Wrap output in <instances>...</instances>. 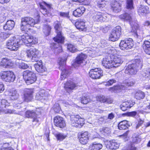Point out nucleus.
I'll list each match as a JSON object with an SVG mask.
<instances>
[{
    "label": "nucleus",
    "mask_w": 150,
    "mask_h": 150,
    "mask_svg": "<svg viewBox=\"0 0 150 150\" xmlns=\"http://www.w3.org/2000/svg\"><path fill=\"white\" fill-rule=\"evenodd\" d=\"M119 17L122 20L129 22L132 28L131 32L133 33V35L136 39L140 37L137 33V31L139 29V25L136 21H132V18L130 14L125 13L120 15Z\"/></svg>",
    "instance_id": "1"
},
{
    "label": "nucleus",
    "mask_w": 150,
    "mask_h": 150,
    "mask_svg": "<svg viewBox=\"0 0 150 150\" xmlns=\"http://www.w3.org/2000/svg\"><path fill=\"white\" fill-rule=\"evenodd\" d=\"M39 22V19L35 21L30 17L22 18L20 25L21 29L22 31H27V30L29 29L30 27L33 26L35 25L38 24Z\"/></svg>",
    "instance_id": "2"
},
{
    "label": "nucleus",
    "mask_w": 150,
    "mask_h": 150,
    "mask_svg": "<svg viewBox=\"0 0 150 150\" xmlns=\"http://www.w3.org/2000/svg\"><path fill=\"white\" fill-rule=\"evenodd\" d=\"M54 25L56 32L57 33V35L53 39L54 41L58 42H62L64 40V38L62 34V28L61 22L57 21L54 22Z\"/></svg>",
    "instance_id": "3"
},
{
    "label": "nucleus",
    "mask_w": 150,
    "mask_h": 150,
    "mask_svg": "<svg viewBox=\"0 0 150 150\" xmlns=\"http://www.w3.org/2000/svg\"><path fill=\"white\" fill-rule=\"evenodd\" d=\"M37 4L40 5L41 8V11L45 16H50L51 15L50 11L52 9L51 5L47 4L42 0H39L36 2Z\"/></svg>",
    "instance_id": "4"
},
{
    "label": "nucleus",
    "mask_w": 150,
    "mask_h": 150,
    "mask_svg": "<svg viewBox=\"0 0 150 150\" xmlns=\"http://www.w3.org/2000/svg\"><path fill=\"white\" fill-rule=\"evenodd\" d=\"M20 45H21L20 39L16 38L14 37L10 38L7 43L8 48L11 50H17Z\"/></svg>",
    "instance_id": "5"
},
{
    "label": "nucleus",
    "mask_w": 150,
    "mask_h": 150,
    "mask_svg": "<svg viewBox=\"0 0 150 150\" xmlns=\"http://www.w3.org/2000/svg\"><path fill=\"white\" fill-rule=\"evenodd\" d=\"M19 39L21 42V45L23 43L28 47H31L32 45L38 42L37 39L35 38L34 39L32 36L23 35L21 36Z\"/></svg>",
    "instance_id": "6"
},
{
    "label": "nucleus",
    "mask_w": 150,
    "mask_h": 150,
    "mask_svg": "<svg viewBox=\"0 0 150 150\" xmlns=\"http://www.w3.org/2000/svg\"><path fill=\"white\" fill-rule=\"evenodd\" d=\"M71 125L76 127L81 128L84 124V119L79 115H72L70 117Z\"/></svg>",
    "instance_id": "7"
},
{
    "label": "nucleus",
    "mask_w": 150,
    "mask_h": 150,
    "mask_svg": "<svg viewBox=\"0 0 150 150\" xmlns=\"http://www.w3.org/2000/svg\"><path fill=\"white\" fill-rule=\"evenodd\" d=\"M121 34V28L120 26H117L111 31L110 35L109 40L112 41L118 40Z\"/></svg>",
    "instance_id": "8"
},
{
    "label": "nucleus",
    "mask_w": 150,
    "mask_h": 150,
    "mask_svg": "<svg viewBox=\"0 0 150 150\" xmlns=\"http://www.w3.org/2000/svg\"><path fill=\"white\" fill-rule=\"evenodd\" d=\"M133 42L132 38H129L120 42L119 46L122 50H127L132 48L133 46Z\"/></svg>",
    "instance_id": "9"
},
{
    "label": "nucleus",
    "mask_w": 150,
    "mask_h": 150,
    "mask_svg": "<svg viewBox=\"0 0 150 150\" xmlns=\"http://www.w3.org/2000/svg\"><path fill=\"white\" fill-rule=\"evenodd\" d=\"M26 53L28 57L32 58V62H38L40 59L38 56L39 51L36 49L31 48L27 50Z\"/></svg>",
    "instance_id": "10"
},
{
    "label": "nucleus",
    "mask_w": 150,
    "mask_h": 150,
    "mask_svg": "<svg viewBox=\"0 0 150 150\" xmlns=\"http://www.w3.org/2000/svg\"><path fill=\"white\" fill-rule=\"evenodd\" d=\"M24 91L23 101L26 102L31 101L33 98L34 90L32 89L26 88Z\"/></svg>",
    "instance_id": "11"
},
{
    "label": "nucleus",
    "mask_w": 150,
    "mask_h": 150,
    "mask_svg": "<svg viewBox=\"0 0 150 150\" xmlns=\"http://www.w3.org/2000/svg\"><path fill=\"white\" fill-rule=\"evenodd\" d=\"M87 56L83 53L79 54L76 58L75 61L73 64L74 67H79L83 63V62L86 59Z\"/></svg>",
    "instance_id": "12"
},
{
    "label": "nucleus",
    "mask_w": 150,
    "mask_h": 150,
    "mask_svg": "<svg viewBox=\"0 0 150 150\" xmlns=\"http://www.w3.org/2000/svg\"><path fill=\"white\" fill-rule=\"evenodd\" d=\"M111 61L113 64V67H116L119 66L123 62V58L120 56H110Z\"/></svg>",
    "instance_id": "13"
},
{
    "label": "nucleus",
    "mask_w": 150,
    "mask_h": 150,
    "mask_svg": "<svg viewBox=\"0 0 150 150\" xmlns=\"http://www.w3.org/2000/svg\"><path fill=\"white\" fill-rule=\"evenodd\" d=\"M55 125L61 128H63L66 126V124L63 118L59 116H57L54 119Z\"/></svg>",
    "instance_id": "14"
},
{
    "label": "nucleus",
    "mask_w": 150,
    "mask_h": 150,
    "mask_svg": "<svg viewBox=\"0 0 150 150\" xmlns=\"http://www.w3.org/2000/svg\"><path fill=\"white\" fill-rule=\"evenodd\" d=\"M67 59L65 58H61L60 59L59 62V69L62 71V73L61 75H67L68 74H70L69 72L65 69L64 67L66 64V61Z\"/></svg>",
    "instance_id": "15"
},
{
    "label": "nucleus",
    "mask_w": 150,
    "mask_h": 150,
    "mask_svg": "<svg viewBox=\"0 0 150 150\" xmlns=\"http://www.w3.org/2000/svg\"><path fill=\"white\" fill-rule=\"evenodd\" d=\"M123 2L122 0H115L112 3V9L115 12L117 13L121 11V3Z\"/></svg>",
    "instance_id": "16"
},
{
    "label": "nucleus",
    "mask_w": 150,
    "mask_h": 150,
    "mask_svg": "<svg viewBox=\"0 0 150 150\" xmlns=\"http://www.w3.org/2000/svg\"><path fill=\"white\" fill-rule=\"evenodd\" d=\"M25 116L27 117L32 118L33 119L32 122L34 125H36L34 123H39V121L37 117L36 112L33 110H28L26 112Z\"/></svg>",
    "instance_id": "17"
},
{
    "label": "nucleus",
    "mask_w": 150,
    "mask_h": 150,
    "mask_svg": "<svg viewBox=\"0 0 150 150\" xmlns=\"http://www.w3.org/2000/svg\"><path fill=\"white\" fill-rule=\"evenodd\" d=\"M111 57L110 56H108L107 58H103L102 62V65L105 68L109 69L110 68L113 67V64H112L111 61Z\"/></svg>",
    "instance_id": "18"
},
{
    "label": "nucleus",
    "mask_w": 150,
    "mask_h": 150,
    "mask_svg": "<svg viewBox=\"0 0 150 150\" xmlns=\"http://www.w3.org/2000/svg\"><path fill=\"white\" fill-rule=\"evenodd\" d=\"M0 65L4 68H9L13 66V63L11 60L3 58L1 62Z\"/></svg>",
    "instance_id": "19"
},
{
    "label": "nucleus",
    "mask_w": 150,
    "mask_h": 150,
    "mask_svg": "<svg viewBox=\"0 0 150 150\" xmlns=\"http://www.w3.org/2000/svg\"><path fill=\"white\" fill-rule=\"evenodd\" d=\"M142 60L141 59H135L133 63L130 64L129 67H134L138 70L142 68Z\"/></svg>",
    "instance_id": "20"
},
{
    "label": "nucleus",
    "mask_w": 150,
    "mask_h": 150,
    "mask_svg": "<svg viewBox=\"0 0 150 150\" xmlns=\"http://www.w3.org/2000/svg\"><path fill=\"white\" fill-rule=\"evenodd\" d=\"M45 92L44 90H41L37 93L35 96L36 99L38 100H40L42 102H44L47 98Z\"/></svg>",
    "instance_id": "21"
},
{
    "label": "nucleus",
    "mask_w": 150,
    "mask_h": 150,
    "mask_svg": "<svg viewBox=\"0 0 150 150\" xmlns=\"http://www.w3.org/2000/svg\"><path fill=\"white\" fill-rule=\"evenodd\" d=\"M92 19L94 21H105V19L103 18L102 13L98 12L93 13Z\"/></svg>",
    "instance_id": "22"
},
{
    "label": "nucleus",
    "mask_w": 150,
    "mask_h": 150,
    "mask_svg": "<svg viewBox=\"0 0 150 150\" xmlns=\"http://www.w3.org/2000/svg\"><path fill=\"white\" fill-rule=\"evenodd\" d=\"M76 86V84L71 81H67L64 84V88L67 92L73 90Z\"/></svg>",
    "instance_id": "23"
},
{
    "label": "nucleus",
    "mask_w": 150,
    "mask_h": 150,
    "mask_svg": "<svg viewBox=\"0 0 150 150\" xmlns=\"http://www.w3.org/2000/svg\"><path fill=\"white\" fill-rule=\"evenodd\" d=\"M37 63L34 65V67L37 72L42 73L45 71V68L42 65V62L41 60H39Z\"/></svg>",
    "instance_id": "24"
},
{
    "label": "nucleus",
    "mask_w": 150,
    "mask_h": 150,
    "mask_svg": "<svg viewBox=\"0 0 150 150\" xmlns=\"http://www.w3.org/2000/svg\"><path fill=\"white\" fill-rule=\"evenodd\" d=\"M23 78L24 79L27 85L34 83L36 80V76H23Z\"/></svg>",
    "instance_id": "25"
},
{
    "label": "nucleus",
    "mask_w": 150,
    "mask_h": 150,
    "mask_svg": "<svg viewBox=\"0 0 150 150\" xmlns=\"http://www.w3.org/2000/svg\"><path fill=\"white\" fill-rule=\"evenodd\" d=\"M130 126V123L129 121L124 120L119 123L118 127L120 130H125L128 129Z\"/></svg>",
    "instance_id": "26"
},
{
    "label": "nucleus",
    "mask_w": 150,
    "mask_h": 150,
    "mask_svg": "<svg viewBox=\"0 0 150 150\" xmlns=\"http://www.w3.org/2000/svg\"><path fill=\"white\" fill-rule=\"evenodd\" d=\"M85 10V8L83 6H80L73 11V15L76 17H80L84 13Z\"/></svg>",
    "instance_id": "27"
},
{
    "label": "nucleus",
    "mask_w": 150,
    "mask_h": 150,
    "mask_svg": "<svg viewBox=\"0 0 150 150\" xmlns=\"http://www.w3.org/2000/svg\"><path fill=\"white\" fill-rule=\"evenodd\" d=\"M75 25L76 28L80 30L85 31L86 30L85 22L81 20L76 21Z\"/></svg>",
    "instance_id": "28"
},
{
    "label": "nucleus",
    "mask_w": 150,
    "mask_h": 150,
    "mask_svg": "<svg viewBox=\"0 0 150 150\" xmlns=\"http://www.w3.org/2000/svg\"><path fill=\"white\" fill-rule=\"evenodd\" d=\"M148 10L149 8L147 6L141 5L138 7L137 11L139 15H143L148 12Z\"/></svg>",
    "instance_id": "29"
},
{
    "label": "nucleus",
    "mask_w": 150,
    "mask_h": 150,
    "mask_svg": "<svg viewBox=\"0 0 150 150\" xmlns=\"http://www.w3.org/2000/svg\"><path fill=\"white\" fill-rule=\"evenodd\" d=\"M15 25L14 22L13 20L8 21L4 26L5 30H11L13 29Z\"/></svg>",
    "instance_id": "30"
},
{
    "label": "nucleus",
    "mask_w": 150,
    "mask_h": 150,
    "mask_svg": "<svg viewBox=\"0 0 150 150\" xmlns=\"http://www.w3.org/2000/svg\"><path fill=\"white\" fill-rule=\"evenodd\" d=\"M130 66V64L129 65L128 67L126 69L125 71V74L130 75L136 74L138 70L134 67H129Z\"/></svg>",
    "instance_id": "31"
},
{
    "label": "nucleus",
    "mask_w": 150,
    "mask_h": 150,
    "mask_svg": "<svg viewBox=\"0 0 150 150\" xmlns=\"http://www.w3.org/2000/svg\"><path fill=\"white\" fill-rule=\"evenodd\" d=\"M143 47L145 52L147 54L150 55V42L144 41L143 44Z\"/></svg>",
    "instance_id": "32"
},
{
    "label": "nucleus",
    "mask_w": 150,
    "mask_h": 150,
    "mask_svg": "<svg viewBox=\"0 0 150 150\" xmlns=\"http://www.w3.org/2000/svg\"><path fill=\"white\" fill-rule=\"evenodd\" d=\"M63 41H64V40ZM55 41L56 42H57V43L56 44L53 43L52 44V45L53 46V47L54 49V52L55 54H57L62 52V48L61 46L59 45L58 43H59V42H57ZM64 41H63V42H59V43H62Z\"/></svg>",
    "instance_id": "33"
},
{
    "label": "nucleus",
    "mask_w": 150,
    "mask_h": 150,
    "mask_svg": "<svg viewBox=\"0 0 150 150\" xmlns=\"http://www.w3.org/2000/svg\"><path fill=\"white\" fill-rule=\"evenodd\" d=\"M1 78L6 82H13L15 78V76H1Z\"/></svg>",
    "instance_id": "34"
},
{
    "label": "nucleus",
    "mask_w": 150,
    "mask_h": 150,
    "mask_svg": "<svg viewBox=\"0 0 150 150\" xmlns=\"http://www.w3.org/2000/svg\"><path fill=\"white\" fill-rule=\"evenodd\" d=\"M89 73V75H103V71L100 69L96 68L90 70Z\"/></svg>",
    "instance_id": "35"
},
{
    "label": "nucleus",
    "mask_w": 150,
    "mask_h": 150,
    "mask_svg": "<svg viewBox=\"0 0 150 150\" xmlns=\"http://www.w3.org/2000/svg\"><path fill=\"white\" fill-rule=\"evenodd\" d=\"M111 149H116L119 146V144L115 140L111 141L109 142V144L108 145Z\"/></svg>",
    "instance_id": "36"
},
{
    "label": "nucleus",
    "mask_w": 150,
    "mask_h": 150,
    "mask_svg": "<svg viewBox=\"0 0 150 150\" xmlns=\"http://www.w3.org/2000/svg\"><path fill=\"white\" fill-rule=\"evenodd\" d=\"M43 31L46 36L49 35L51 29V27L48 25L45 24L43 25Z\"/></svg>",
    "instance_id": "37"
},
{
    "label": "nucleus",
    "mask_w": 150,
    "mask_h": 150,
    "mask_svg": "<svg viewBox=\"0 0 150 150\" xmlns=\"http://www.w3.org/2000/svg\"><path fill=\"white\" fill-rule=\"evenodd\" d=\"M145 96L144 93L140 91L137 92L135 94V98L138 100L143 99Z\"/></svg>",
    "instance_id": "38"
},
{
    "label": "nucleus",
    "mask_w": 150,
    "mask_h": 150,
    "mask_svg": "<svg viewBox=\"0 0 150 150\" xmlns=\"http://www.w3.org/2000/svg\"><path fill=\"white\" fill-rule=\"evenodd\" d=\"M9 95L10 96V98L11 100L17 99L19 96L18 94L15 90L10 92Z\"/></svg>",
    "instance_id": "39"
},
{
    "label": "nucleus",
    "mask_w": 150,
    "mask_h": 150,
    "mask_svg": "<svg viewBox=\"0 0 150 150\" xmlns=\"http://www.w3.org/2000/svg\"><path fill=\"white\" fill-rule=\"evenodd\" d=\"M102 147L103 146L101 144L95 142L93 143L91 150H100L102 148Z\"/></svg>",
    "instance_id": "40"
},
{
    "label": "nucleus",
    "mask_w": 150,
    "mask_h": 150,
    "mask_svg": "<svg viewBox=\"0 0 150 150\" xmlns=\"http://www.w3.org/2000/svg\"><path fill=\"white\" fill-rule=\"evenodd\" d=\"M106 2L105 0H98L97 6L100 8H102L105 6Z\"/></svg>",
    "instance_id": "41"
},
{
    "label": "nucleus",
    "mask_w": 150,
    "mask_h": 150,
    "mask_svg": "<svg viewBox=\"0 0 150 150\" xmlns=\"http://www.w3.org/2000/svg\"><path fill=\"white\" fill-rule=\"evenodd\" d=\"M141 140V138L139 136H134L133 137L132 142L134 144H138Z\"/></svg>",
    "instance_id": "42"
},
{
    "label": "nucleus",
    "mask_w": 150,
    "mask_h": 150,
    "mask_svg": "<svg viewBox=\"0 0 150 150\" xmlns=\"http://www.w3.org/2000/svg\"><path fill=\"white\" fill-rule=\"evenodd\" d=\"M81 98V103L83 104H87L90 101V99L88 96H83Z\"/></svg>",
    "instance_id": "43"
},
{
    "label": "nucleus",
    "mask_w": 150,
    "mask_h": 150,
    "mask_svg": "<svg viewBox=\"0 0 150 150\" xmlns=\"http://www.w3.org/2000/svg\"><path fill=\"white\" fill-rule=\"evenodd\" d=\"M55 137L58 140L62 141L66 138L67 136L62 133H58L56 134Z\"/></svg>",
    "instance_id": "44"
},
{
    "label": "nucleus",
    "mask_w": 150,
    "mask_h": 150,
    "mask_svg": "<svg viewBox=\"0 0 150 150\" xmlns=\"http://www.w3.org/2000/svg\"><path fill=\"white\" fill-rule=\"evenodd\" d=\"M4 112L5 114H19L20 112H16V110H14L6 109L4 110Z\"/></svg>",
    "instance_id": "45"
},
{
    "label": "nucleus",
    "mask_w": 150,
    "mask_h": 150,
    "mask_svg": "<svg viewBox=\"0 0 150 150\" xmlns=\"http://www.w3.org/2000/svg\"><path fill=\"white\" fill-rule=\"evenodd\" d=\"M9 36V35L8 34L4 33H0V40L2 41L8 37Z\"/></svg>",
    "instance_id": "46"
},
{
    "label": "nucleus",
    "mask_w": 150,
    "mask_h": 150,
    "mask_svg": "<svg viewBox=\"0 0 150 150\" xmlns=\"http://www.w3.org/2000/svg\"><path fill=\"white\" fill-rule=\"evenodd\" d=\"M67 49L71 52H74L76 51V47L72 44H68L67 46Z\"/></svg>",
    "instance_id": "47"
},
{
    "label": "nucleus",
    "mask_w": 150,
    "mask_h": 150,
    "mask_svg": "<svg viewBox=\"0 0 150 150\" xmlns=\"http://www.w3.org/2000/svg\"><path fill=\"white\" fill-rule=\"evenodd\" d=\"M1 107L2 108H6L7 106H9V103L7 100L5 99L1 100Z\"/></svg>",
    "instance_id": "48"
},
{
    "label": "nucleus",
    "mask_w": 150,
    "mask_h": 150,
    "mask_svg": "<svg viewBox=\"0 0 150 150\" xmlns=\"http://www.w3.org/2000/svg\"><path fill=\"white\" fill-rule=\"evenodd\" d=\"M106 97L103 96H100L98 97L97 100L101 103H105L106 102Z\"/></svg>",
    "instance_id": "49"
},
{
    "label": "nucleus",
    "mask_w": 150,
    "mask_h": 150,
    "mask_svg": "<svg viewBox=\"0 0 150 150\" xmlns=\"http://www.w3.org/2000/svg\"><path fill=\"white\" fill-rule=\"evenodd\" d=\"M53 107L54 111L56 112L57 113H59L61 110V108L60 107L58 103H55Z\"/></svg>",
    "instance_id": "50"
},
{
    "label": "nucleus",
    "mask_w": 150,
    "mask_h": 150,
    "mask_svg": "<svg viewBox=\"0 0 150 150\" xmlns=\"http://www.w3.org/2000/svg\"><path fill=\"white\" fill-rule=\"evenodd\" d=\"M123 103L124 104L123 105L127 107V108H131L134 105L133 103L130 101L125 102Z\"/></svg>",
    "instance_id": "51"
},
{
    "label": "nucleus",
    "mask_w": 150,
    "mask_h": 150,
    "mask_svg": "<svg viewBox=\"0 0 150 150\" xmlns=\"http://www.w3.org/2000/svg\"><path fill=\"white\" fill-rule=\"evenodd\" d=\"M28 66L27 64H26L24 62H23L21 61L19 63V67L20 68L26 69L28 67Z\"/></svg>",
    "instance_id": "52"
},
{
    "label": "nucleus",
    "mask_w": 150,
    "mask_h": 150,
    "mask_svg": "<svg viewBox=\"0 0 150 150\" xmlns=\"http://www.w3.org/2000/svg\"><path fill=\"white\" fill-rule=\"evenodd\" d=\"M116 81L114 79L109 80L108 82H105V85L106 86H109L112 85L113 83H115Z\"/></svg>",
    "instance_id": "53"
},
{
    "label": "nucleus",
    "mask_w": 150,
    "mask_h": 150,
    "mask_svg": "<svg viewBox=\"0 0 150 150\" xmlns=\"http://www.w3.org/2000/svg\"><path fill=\"white\" fill-rule=\"evenodd\" d=\"M0 75H14L13 72L11 71H2Z\"/></svg>",
    "instance_id": "54"
},
{
    "label": "nucleus",
    "mask_w": 150,
    "mask_h": 150,
    "mask_svg": "<svg viewBox=\"0 0 150 150\" xmlns=\"http://www.w3.org/2000/svg\"><path fill=\"white\" fill-rule=\"evenodd\" d=\"M59 14L60 16L61 17H65L67 18H69V12H60L59 13Z\"/></svg>",
    "instance_id": "55"
},
{
    "label": "nucleus",
    "mask_w": 150,
    "mask_h": 150,
    "mask_svg": "<svg viewBox=\"0 0 150 150\" xmlns=\"http://www.w3.org/2000/svg\"><path fill=\"white\" fill-rule=\"evenodd\" d=\"M88 139V138H87L86 137H85V138L80 137L79 139V141L82 144H85L87 142Z\"/></svg>",
    "instance_id": "56"
},
{
    "label": "nucleus",
    "mask_w": 150,
    "mask_h": 150,
    "mask_svg": "<svg viewBox=\"0 0 150 150\" xmlns=\"http://www.w3.org/2000/svg\"><path fill=\"white\" fill-rule=\"evenodd\" d=\"M8 144H4L3 146L2 147L1 149V150H13V149L11 147H8L6 148V145H8Z\"/></svg>",
    "instance_id": "57"
},
{
    "label": "nucleus",
    "mask_w": 150,
    "mask_h": 150,
    "mask_svg": "<svg viewBox=\"0 0 150 150\" xmlns=\"http://www.w3.org/2000/svg\"><path fill=\"white\" fill-rule=\"evenodd\" d=\"M33 74H35L33 71L26 70L23 72V75H33Z\"/></svg>",
    "instance_id": "58"
},
{
    "label": "nucleus",
    "mask_w": 150,
    "mask_h": 150,
    "mask_svg": "<svg viewBox=\"0 0 150 150\" xmlns=\"http://www.w3.org/2000/svg\"><path fill=\"white\" fill-rule=\"evenodd\" d=\"M102 130L103 132L106 133L107 134L110 133L111 132L110 128L108 127H103L102 128Z\"/></svg>",
    "instance_id": "59"
},
{
    "label": "nucleus",
    "mask_w": 150,
    "mask_h": 150,
    "mask_svg": "<svg viewBox=\"0 0 150 150\" xmlns=\"http://www.w3.org/2000/svg\"><path fill=\"white\" fill-rule=\"evenodd\" d=\"M135 83V81L134 80L129 81V82H127L125 83L126 86H130L133 85Z\"/></svg>",
    "instance_id": "60"
},
{
    "label": "nucleus",
    "mask_w": 150,
    "mask_h": 150,
    "mask_svg": "<svg viewBox=\"0 0 150 150\" xmlns=\"http://www.w3.org/2000/svg\"><path fill=\"white\" fill-rule=\"evenodd\" d=\"M137 113L136 111H132L127 113V115L128 116L134 117L137 114Z\"/></svg>",
    "instance_id": "61"
},
{
    "label": "nucleus",
    "mask_w": 150,
    "mask_h": 150,
    "mask_svg": "<svg viewBox=\"0 0 150 150\" xmlns=\"http://www.w3.org/2000/svg\"><path fill=\"white\" fill-rule=\"evenodd\" d=\"M119 88V87L118 86H114L113 87L110 88L108 90L111 92L115 91V90H118Z\"/></svg>",
    "instance_id": "62"
},
{
    "label": "nucleus",
    "mask_w": 150,
    "mask_h": 150,
    "mask_svg": "<svg viewBox=\"0 0 150 150\" xmlns=\"http://www.w3.org/2000/svg\"><path fill=\"white\" fill-rule=\"evenodd\" d=\"M88 132H85L81 134V137L83 138H85V137H86L87 138H88Z\"/></svg>",
    "instance_id": "63"
},
{
    "label": "nucleus",
    "mask_w": 150,
    "mask_h": 150,
    "mask_svg": "<svg viewBox=\"0 0 150 150\" xmlns=\"http://www.w3.org/2000/svg\"><path fill=\"white\" fill-rule=\"evenodd\" d=\"M144 110H145V112L150 113V103L148 106H147L144 109Z\"/></svg>",
    "instance_id": "64"
}]
</instances>
